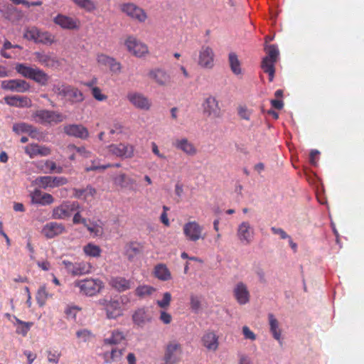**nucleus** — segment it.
<instances>
[{"mask_svg": "<svg viewBox=\"0 0 364 364\" xmlns=\"http://www.w3.org/2000/svg\"><path fill=\"white\" fill-rule=\"evenodd\" d=\"M15 70L21 76L31 79L41 86H46L50 80V76L44 70L36 67L18 63Z\"/></svg>", "mask_w": 364, "mask_h": 364, "instance_id": "f257e3e1", "label": "nucleus"}, {"mask_svg": "<svg viewBox=\"0 0 364 364\" xmlns=\"http://www.w3.org/2000/svg\"><path fill=\"white\" fill-rule=\"evenodd\" d=\"M31 118L37 123L54 125L63 122L65 116L57 111L42 109L33 112Z\"/></svg>", "mask_w": 364, "mask_h": 364, "instance_id": "f03ea898", "label": "nucleus"}, {"mask_svg": "<svg viewBox=\"0 0 364 364\" xmlns=\"http://www.w3.org/2000/svg\"><path fill=\"white\" fill-rule=\"evenodd\" d=\"M203 114L209 119H216L221 117L223 112L217 98L208 95L205 96L201 104Z\"/></svg>", "mask_w": 364, "mask_h": 364, "instance_id": "7ed1b4c3", "label": "nucleus"}, {"mask_svg": "<svg viewBox=\"0 0 364 364\" xmlns=\"http://www.w3.org/2000/svg\"><path fill=\"white\" fill-rule=\"evenodd\" d=\"M120 11L130 19L139 23H144L148 18L145 10L132 2H126L119 4Z\"/></svg>", "mask_w": 364, "mask_h": 364, "instance_id": "20e7f679", "label": "nucleus"}, {"mask_svg": "<svg viewBox=\"0 0 364 364\" xmlns=\"http://www.w3.org/2000/svg\"><path fill=\"white\" fill-rule=\"evenodd\" d=\"M80 209V205L77 202L65 201L53 208L52 218L56 220H64L70 218L73 212Z\"/></svg>", "mask_w": 364, "mask_h": 364, "instance_id": "39448f33", "label": "nucleus"}, {"mask_svg": "<svg viewBox=\"0 0 364 364\" xmlns=\"http://www.w3.org/2000/svg\"><path fill=\"white\" fill-rule=\"evenodd\" d=\"M107 154L122 159H132L134 156V146L128 143L112 144L107 147Z\"/></svg>", "mask_w": 364, "mask_h": 364, "instance_id": "423d86ee", "label": "nucleus"}, {"mask_svg": "<svg viewBox=\"0 0 364 364\" xmlns=\"http://www.w3.org/2000/svg\"><path fill=\"white\" fill-rule=\"evenodd\" d=\"M75 286L77 287L84 294L92 296L102 288V282L99 279H87L75 282Z\"/></svg>", "mask_w": 364, "mask_h": 364, "instance_id": "0eeeda50", "label": "nucleus"}, {"mask_svg": "<svg viewBox=\"0 0 364 364\" xmlns=\"http://www.w3.org/2000/svg\"><path fill=\"white\" fill-rule=\"evenodd\" d=\"M97 303L103 307L109 319H114L122 315V309L117 300L101 299Z\"/></svg>", "mask_w": 364, "mask_h": 364, "instance_id": "6e6552de", "label": "nucleus"}, {"mask_svg": "<svg viewBox=\"0 0 364 364\" xmlns=\"http://www.w3.org/2000/svg\"><path fill=\"white\" fill-rule=\"evenodd\" d=\"M124 44L128 51L137 58L144 57L149 53L147 46L134 36H128Z\"/></svg>", "mask_w": 364, "mask_h": 364, "instance_id": "1a4fd4ad", "label": "nucleus"}, {"mask_svg": "<svg viewBox=\"0 0 364 364\" xmlns=\"http://www.w3.org/2000/svg\"><path fill=\"white\" fill-rule=\"evenodd\" d=\"M215 53L213 48L208 46L201 47L199 55L198 65L207 70H211L215 65Z\"/></svg>", "mask_w": 364, "mask_h": 364, "instance_id": "9d476101", "label": "nucleus"}, {"mask_svg": "<svg viewBox=\"0 0 364 364\" xmlns=\"http://www.w3.org/2000/svg\"><path fill=\"white\" fill-rule=\"evenodd\" d=\"M68 182V179L63 176H38L34 181L35 185L46 189L47 188H56L64 186Z\"/></svg>", "mask_w": 364, "mask_h": 364, "instance_id": "9b49d317", "label": "nucleus"}, {"mask_svg": "<svg viewBox=\"0 0 364 364\" xmlns=\"http://www.w3.org/2000/svg\"><path fill=\"white\" fill-rule=\"evenodd\" d=\"M35 61L44 67L55 69L60 65L58 58L52 53H47L45 51H36L33 53Z\"/></svg>", "mask_w": 364, "mask_h": 364, "instance_id": "f8f14e48", "label": "nucleus"}, {"mask_svg": "<svg viewBox=\"0 0 364 364\" xmlns=\"http://www.w3.org/2000/svg\"><path fill=\"white\" fill-rule=\"evenodd\" d=\"M128 101L136 109L149 110L151 107V100L144 94L137 92H129L127 95Z\"/></svg>", "mask_w": 364, "mask_h": 364, "instance_id": "ddd939ff", "label": "nucleus"}, {"mask_svg": "<svg viewBox=\"0 0 364 364\" xmlns=\"http://www.w3.org/2000/svg\"><path fill=\"white\" fill-rule=\"evenodd\" d=\"M62 264L64 265L67 272L73 276L89 274L92 269V265L85 262L73 263L68 260H63Z\"/></svg>", "mask_w": 364, "mask_h": 364, "instance_id": "4468645a", "label": "nucleus"}, {"mask_svg": "<svg viewBox=\"0 0 364 364\" xmlns=\"http://www.w3.org/2000/svg\"><path fill=\"white\" fill-rule=\"evenodd\" d=\"M1 87L4 90L23 93L28 91L31 86L30 84L24 80L14 79L1 81Z\"/></svg>", "mask_w": 364, "mask_h": 364, "instance_id": "2eb2a0df", "label": "nucleus"}, {"mask_svg": "<svg viewBox=\"0 0 364 364\" xmlns=\"http://www.w3.org/2000/svg\"><path fill=\"white\" fill-rule=\"evenodd\" d=\"M181 346L176 341H169L165 349L164 360L166 364H175L178 360V355L181 353Z\"/></svg>", "mask_w": 364, "mask_h": 364, "instance_id": "dca6fc26", "label": "nucleus"}, {"mask_svg": "<svg viewBox=\"0 0 364 364\" xmlns=\"http://www.w3.org/2000/svg\"><path fill=\"white\" fill-rule=\"evenodd\" d=\"M203 226L200 225L196 221L188 222L183 225V233L191 241L196 242L200 238H203L202 232Z\"/></svg>", "mask_w": 364, "mask_h": 364, "instance_id": "f3484780", "label": "nucleus"}, {"mask_svg": "<svg viewBox=\"0 0 364 364\" xmlns=\"http://www.w3.org/2000/svg\"><path fill=\"white\" fill-rule=\"evenodd\" d=\"M63 132L69 136L86 139L89 137L87 129L80 124H70L63 127Z\"/></svg>", "mask_w": 364, "mask_h": 364, "instance_id": "a211bd4d", "label": "nucleus"}, {"mask_svg": "<svg viewBox=\"0 0 364 364\" xmlns=\"http://www.w3.org/2000/svg\"><path fill=\"white\" fill-rule=\"evenodd\" d=\"M148 77L159 86L168 85L171 82V75L161 68H154L148 73Z\"/></svg>", "mask_w": 364, "mask_h": 364, "instance_id": "6ab92c4d", "label": "nucleus"}, {"mask_svg": "<svg viewBox=\"0 0 364 364\" xmlns=\"http://www.w3.org/2000/svg\"><path fill=\"white\" fill-rule=\"evenodd\" d=\"M236 301L240 305H244L250 301V294L247 286L242 282H237L232 290Z\"/></svg>", "mask_w": 364, "mask_h": 364, "instance_id": "aec40b11", "label": "nucleus"}, {"mask_svg": "<svg viewBox=\"0 0 364 364\" xmlns=\"http://www.w3.org/2000/svg\"><path fill=\"white\" fill-rule=\"evenodd\" d=\"M237 235L242 243L249 245L252 241L254 230L248 222H242L238 226Z\"/></svg>", "mask_w": 364, "mask_h": 364, "instance_id": "412c9836", "label": "nucleus"}, {"mask_svg": "<svg viewBox=\"0 0 364 364\" xmlns=\"http://www.w3.org/2000/svg\"><path fill=\"white\" fill-rule=\"evenodd\" d=\"M173 146L189 156H193L198 152L196 146L187 138L176 139L173 141Z\"/></svg>", "mask_w": 364, "mask_h": 364, "instance_id": "4be33fe9", "label": "nucleus"}, {"mask_svg": "<svg viewBox=\"0 0 364 364\" xmlns=\"http://www.w3.org/2000/svg\"><path fill=\"white\" fill-rule=\"evenodd\" d=\"M65 232V228L62 223L50 222L46 224L42 229V234L48 239L53 238Z\"/></svg>", "mask_w": 364, "mask_h": 364, "instance_id": "5701e85b", "label": "nucleus"}, {"mask_svg": "<svg viewBox=\"0 0 364 364\" xmlns=\"http://www.w3.org/2000/svg\"><path fill=\"white\" fill-rule=\"evenodd\" d=\"M53 22L62 28L68 30L77 29L80 26L78 19L63 14H58L53 18Z\"/></svg>", "mask_w": 364, "mask_h": 364, "instance_id": "b1692460", "label": "nucleus"}, {"mask_svg": "<svg viewBox=\"0 0 364 364\" xmlns=\"http://www.w3.org/2000/svg\"><path fill=\"white\" fill-rule=\"evenodd\" d=\"M24 149L25 152L29 155L31 158H33L38 155L46 156H48L51 153L50 148L45 146H41L37 144H29L25 146Z\"/></svg>", "mask_w": 364, "mask_h": 364, "instance_id": "393cba45", "label": "nucleus"}, {"mask_svg": "<svg viewBox=\"0 0 364 364\" xmlns=\"http://www.w3.org/2000/svg\"><path fill=\"white\" fill-rule=\"evenodd\" d=\"M201 341L203 346L208 350L215 351L218 348V337L213 331L205 332L202 337Z\"/></svg>", "mask_w": 364, "mask_h": 364, "instance_id": "a878e982", "label": "nucleus"}, {"mask_svg": "<svg viewBox=\"0 0 364 364\" xmlns=\"http://www.w3.org/2000/svg\"><path fill=\"white\" fill-rule=\"evenodd\" d=\"M0 11L3 14L4 18L12 21H19L23 16L22 11L10 4L5 5L3 9H0Z\"/></svg>", "mask_w": 364, "mask_h": 364, "instance_id": "bb28decb", "label": "nucleus"}, {"mask_svg": "<svg viewBox=\"0 0 364 364\" xmlns=\"http://www.w3.org/2000/svg\"><path fill=\"white\" fill-rule=\"evenodd\" d=\"M109 285L118 291H124L132 287V282L122 277H112L109 281Z\"/></svg>", "mask_w": 364, "mask_h": 364, "instance_id": "cd10ccee", "label": "nucleus"}, {"mask_svg": "<svg viewBox=\"0 0 364 364\" xmlns=\"http://www.w3.org/2000/svg\"><path fill=\"white\" fill-rule=\"evenodd\" d=\"M114 183L122 188L132 189L136 181L124 173H121L114 178Z\"/></svg>", "mask_w": 364, "mask_h": 364, "instance_id": "c85d7f7f", "label": "nucleus"}, {"mask_svg": "<svg viewBox=\"0 0 364 364\" xmlns=\"http://www.w3.org/2000/svg\"><path fill=\"white\" fill-rule=\"evenodd\" d=\"M134 323L139 326H144L151 320V316L144 308L137 309L132 316Z\"/></svg>", "mask_w": 364, "mask_h": 364, "instance_id": "c756f323", "label": "nucleus"}, {"mask_svg": "<svg viewBox=\"0 0 364 364\" xmlns=\"http://www.w3.org/2000/svg\"><path fill=\"white\" fill-rule=\"evenodd\" d=\"M269 324L270 332L272 333L274 339L281 343L282 333L279 328V324L278 320L272 314L268 315Z\"/></svg>", "mask_w": 364, "mask_h": 364, "instance_id": "7c9ffc66", "label": "nucleus"}, {"mask_svg": "<svg viewBox=\"0 0 364 364\" xmlns=\"http://www.w3.org/2000/svg\"><path fill=\"white\" fill-rule=\"evenodd\" d=\"M154 275L161 281H168L171 279V274L167 266L164 264H159L154 267Z\"/></svg>", "mask_w": 364, "mask_h": 364, "instance_id": "2f4dec72", "label": "nucleus"}, {"mask_svg": "<svg viewBox=\"0 0 364 364\" xmlns=\"http://www.w3.org/2000/svg\"><path fill=\"white\" fill-rule=\"evenodd\" d=\"M65 99L72 103H78L84 100V95L79 89L69 85L68 95Z\"/></svg>", "mask_w": 364, "mask_h": 364, "instance_id": "473e14b6", "label": "nucleus"}, {"mask_svg": "<svg viewBox=\"0 0 364 364\" xmlns=\"http://www.w3.org/2000/svg\"><path fill=\"white\" fill-rule=\"evenodd\" d=\"M276 61H273L269 58H264L262 61L261 68L263 71L269 75V80L272 82L274 76V64Z\"/></svg>", "mask_w": 364, "mask_h": 364, "instance_id": "72a5a7b5", "label": "nucleus"}, {"mask_svg": "<svg viewBox=\"0 0 364 364\" xmlns=\"http://www.w3.org/2000/svg\"><path fill=\"white\" fill-rule=\"evenodd\" d=\"M55 42L56 39L54 35L48 31H42L39 29L36 43L50 46Z\"/></svg>", "mask_w": 364, "mask_h": 364, "instance_id": "f704fd0d", "label": "nucleus"}, {"mask_svg": "<svg viewBox=\"0 0 364 364\" xmlns=\"http://www.w3.org/2000/svg\"><path fill=\"white\" fill-rule=\"evenodd\" d=\"M140 250V245L134 242H129L125 246V255L129 260H132L136 255L139 254Z\"/></svg>", "mask_w": 364, "mask_h": 364, "instance_id": "c9c22d12", "label": "nucleus"}, {"mask_svg": "<svg viewBox=\"0 0 364 364\" xmlns=\"http://www.w3.org/2000/svg\"><path fill=\"white\" fill-rule=\"evenodd\" d=\"M228 61L230 69L235 75H240L242 73L240 62L236 53H230L228 56Z\"/></svg>", "mask_w": 364, "mask_h": 364, "instance_id": "e433bc0d", "label": "nucleus"}, {"mask_svg": "<svg viewBox=\"0 0 364 364\" xmlns=\"http://www.w3.org/2000/svg\"><path fill=\"white\" fill-rule=\"evenodd\" d=\"M124 348H119L117 347L112 348L109 353H105V360L107 362H117L119 361L123 354Z\"/></svg>", "mask_w": 364, "mask_h": 364, "instance_id": "4c0bfd02", "label": "nucleus"}, {"mask_svg": "<svg viewBox=\"0 0 364 364\" xmlns=\"http://www.w3.org/2000/svg\"><path fill=\"white\" fill-rule=\"evenodd\" d=\"M77 6L91 12L96 9V4L93 0H71Z\"/></svg>", "mask_w": 364, "mask_h": 364, "instance_id": "58836bf2", "label": "nucleus"}, {"mask_svg": "<svg viewBox=\"0 0 364 364\" xmlns=\"http://www.w3.org/2000/svg\"><path fill=\"white\" fill-rule=\"evenodd\" d=\"M124 340V333L119 331H114L112 332V336L105 339L104 343L105 345H117L120 343Z\"/></svg>", "mask_w": 364, "mask_h": 364, "instance_id": "ea45409f", "label": "nucleus"}, {"mask_svg": "<svg viewBox=\"0 0 364 364\" xmlns=\"http://www.w3.org/2000/svg\"><path fill=\"white\" fill-rule=\"evenodd\" d=\"M85 254L90 257H98L101 255V249L98 245L92 243H88L83 247Z\"/></svg>", "mask_w": 364, "mask_h": 364, "instance_id": "a19ab883", "label": "nucleus"}, {"mask_svg": "<svg viewBox=\"0 0 364 364\" xmlns=\"http://www.w3.org/2000/svg\"><path fill=\"white\" fill-rule=\"evenodd\" d=\"M68 88H69V85L64 84V83H58V84L53 85V87L52 88V91L57 96L61 97L63 98H66V96L68 95Z\"/></svg>", "mask_w": 364, "mask_h": 364, "instance_id": "79ce46f5", "label": "nucleus"}, {"mask_svg": "<svg viewBox=\"0 0 364 364\" xmlns=\"http://www.w3.org/2000/svg\"><path fill=\"white\" fill-rule=\"evenodd\" d=\"M156 289L151 286L142 285L138 287L135 290V294L141 298L151 295Z\"/></svg>", "mask_w": 364, "mask_h": 364, "instance_id": "37998d69", "label": "nucleus"}, {"mask_svg": "<svg viewBox=\"0 0 364 364\" xmlns=\"http://www.w3.org/2000/svg\"><path fill=\"white\" fill-rule=\"evenodd\" d=\"M190 307L194 313H198L201 309V298L193 294L190 296Z\"/></svg>", "mask_w": 364, "mask_h": 364, "instance_id": "c03bdc74", "label": "nucleus"}, {"mask_svg": "<svg viewBox=\"0 0 364 364\" xmlns=\"http://www.w3.org/2000/svg\"><path fill=\"white\" fill-rule=\"evenodd\" d=\"M38 33L39 29L36 26H33L25 30L23 38L28 41H33L36 43Z\"/></svg>", "mask_w": 364, "mask_h": 364, "instance_id": "a18cd8bd", "label": "nucleus"}, {"mask_svg": "<svg viewBox=\"0 0 364 364\" xmlns=\"http://www.w3.org/2000/svg\"><path fill=\"white\" fill-rule=\"evenodd\" d=\"M264 50L267 54L265 58H269L273 61H277L279 53L275 45H266Z\"/></svg>", "mask_w": 364, "mask_h": 364, "instance_id": "49530a36", "label": "nucleus"}, {"mask_svg": "<svg viewBox=\"0 0 364 364\" xmlns=\"http://www.w3.org/2000/svg\"><path fill=\"white\" fill-rule=\"evenodd\" d=\"M171 301V294L169 292H165L163 294L162 299L158 300L156 301V304L161 309H168L170 306Z\"/></svg>", "mask_w": 364, "mask_h": 364, "instance_id": "de8ad7c7", "label": "nucleus"}, {"mask_svg": "<svg viewBox=\"0 0 364 364\" xmlns=\"http://www.w3.org/2000/svg\"><path fill=\"white\" fill-rule=\"evenodd\" d=\"M47 298H48V293L46 291V287H41L38 289V291L37 292V295H36V299H37L38 304L41 306H43L46 303Z\"/></svg>", "mask_w": 364, "mask_h": 364, "instance_id": "09e8293b", "label": "nucleus"}, {"mask_svg": "<svg viewBox=\"0 0 364 364\" xmlns=\"http://www.w3.org/2000/svg\"><path fill=\"white\" fill-rule=\"evenodd\" d=\"M13 131L16 134L26 133L31 129V124L26 123H16L13 125Z\"/></svg>", "mask_w": 364, "mask_h": 364, "instance_id": "8fccbe9b", "label": "nucleus"}, {"mask_svg": "<svg viewBox=\"0 0 364 364\" xmlns=\"http://www.w3.org/2000/svg\"><path fill=\"white\" fill-rule=\"evenodd\" d=\"M237 113L241 119L248 121L250 119L252 110L246 106H240L237 108Z\"/></svg>", "mask_w": 364, "mask_h": 364, "instance_id": "3c124183", "label": "nucleus"}, {"mask_svg": "<svg viewBox=\"0 0 364 364\" xmlns=\"http://www.w3.org/2000/svg\"><path fill=\"white\" fill-rule=\"evenodd\" d=\"M17 105L16 107H30L32 105V102L28 97L17 95Z\"/></svg>", "mask_w": 364, "mask_h": 364, "instance_id": "603ef678", "label": "nucleus"}, {"mask_svg": "<svg viewBox=\"0 0 364 364\" xmlns=\"http://www.w3.org/2000/svg\"><path fill=\"white\" fill-rule=\"evenodd\" d=\"M85 227L90 233L94 234L95 236H100L103 234V228L97 224L90 225L87 223V226Z\"/></svg>", "mask_w": 364, "mask_h": 364, "instance_id": "864d4df0", "label": "nucleus"}, {"mask_svg": "<svg viewBox=\"0 0 364 364\" xmlns=\"http://www.w3.org/2000/svg\"><path fill=\"white\" fill-rule=\"evenodd\" d=\"M92 95L93 97L97 101H105L107 99V96L102 93V90L98 87L92 88Z\"/></svg>", "mask_w": 364, "mask_h": 364, "instance_id": "5fc2aeb1", "label": "nucleus"}, {"mask_svg": "<svg viewBox=\"0 0 364 364\" xmlns=\"http://www.w3.org/2000/svg\"><path fill=\"white\" fill-rule=\"evenodd\" d=\"M107 67H109L110 70L114 73H119L122 70V65L120 63L112 57L111 60L109 61V64Z\"/></svg>", "mask_w": 364, "mask_h": 364, "instance_id": "6e6d98bb", "label": "nucleus"}, {"mask_svg": "<svg viewBox=\"0 0 364 364\" xmlns=\"http://www.w3.org/2000/svg\"><path fill=\"white\" fill-rule=\"evenodd\" d=\"M76 211L73 218V223L75 225L82 224L84 226H87V220L81 215L80 210Z\"/></svg>", "mask_w": 364, "mask_h": 364, "instance_id": "4d7b16f0", "label": "nucleus"}, {"mask_svg": "<svg viewBox=\"0 0 364 364\" xmlns=\"http://www.w3.org/2000/svg\"><path fill=\"white\" fill-rule=\"evenodd\" d=\"M111 60V57L107 55L100 53L97 55V62L99 65L102 66H107L109 61Z\"/></svg>", "mask_w": 364, "mask_h": 364, "instance_id": "13d9d810", "label": "nucleus"}, {"mask_svg": "<svg viewBox=\"0 0 364 364\" xmlns=\"http://www.w3.org/2000/svg\"><path fill=\"white\" fill-rule=\"evenodd\" d=\"M42 196H43V193L40 190H38V189L34 190L31 193L32 203L41 205V198Z\"/></svg>", "mask_w": 364, "mask_h": 364, "instance_id": "bf43d9fd", "label": "nucleus"}, {"mask_svg": "<svg viewBox=\"0 0 364 364\" xmlns=\"http://www.w3.org/2000/svg\"><path fill=\"white\" fill-rule=\"evenodd\" d=\"M76 336L82 341L86 342L90 338V337L91 336V333L86 329H82V330H80V331H77Z\"/></svg>", "mask_w": 364, "mask_h": 364, "instance_id": "052dcab7", "label": "nucleus"}, {"mask_svg": "<svg viewBox=\"0 0 364 364\" xmlns=\"http://www.w3.org/2000/svg\"><path fill=\"white\" fill-rule=\"evenodd\" d=\"M255 273L259 278V281L262 283H265L267 282L266 280V276L265 272L264 269L260 266H256L254 269Z\"/></svg>", "mask_w": 364, "mask_h": 364, "instance_id": "680f3d73", "label": "nucleus"}, {"mask_svg": "<svg viewBox=\"0 0 364 364\" xmlns=\"http://www.w3.org/2000/svg\"><path fill=\"white\" fill-rule=\"evenodd\" d=\"M151 151H152L153 154L154 155H156L159 159H163V160H166V159H167L166 156L164 153H161L159 151V149L155 142L151 143Z\"/></svg>", "mask_w": 364, "mask_h": 364, "instance_id": "e2e57ef3", "label": "nucleus"}, {"mask_svg": "<svg viewBox=\"0 0 364 364\" xmlns=\"http://www.w3.org/2000/svg\"><path fill=\"white\" fill-rule=\"evenodd\" d=\"M41 205H46L52 204L54 202V198L50 193H44L41 198Z\"/></svg>", "mask_w": 364, "mask_h": 364, "instance_id": "0e129e2a", "label": "nucleus"}, {"mask_svg": "<svg viewBox=\"0 0 364 364\" xmlns=\"http://www.w3.org/2000/svg\"><path fill=\"white\" fill-rule=\"evenodd\" d=\"M159 319L164 324H169L172 321V316L169 313L161 311L160 313Z\"/></svg>", "mask_w": 364, "mask_h": 364, "instance_id": "69168bd1", "label": "nucleus"}, {"mask_svg": "<svg viewBox=\"0 0 364 364\" xmlns=\"http://www.w3.org/2000/svg\"><path fill=\"white\" fill-rule=\"evenodd\" d=\"M242 333L246 339L251 341L256 339V335L246 326L242 327Z\"/></svg>", "mask_w": 364, "mask_h": 364, "instance_id": "338daca9", "label": "nucleus"}, {"mask_svg": "<svg viewBox=\"0 0 364 364\" xmlns=\"http://www.w3.org/2000/svg\"><path fill=\"white\" fill-rule=\"evenodd\" d=\"M31 325L32 323H23V325H21V326L17 328L16 333L25 336L29 331Z\"/></svg>", "mask_w": 364, "mask_h": 364, "instance_id": "774afa93", "label": "nucleus"}]
</instances>
